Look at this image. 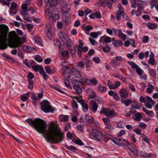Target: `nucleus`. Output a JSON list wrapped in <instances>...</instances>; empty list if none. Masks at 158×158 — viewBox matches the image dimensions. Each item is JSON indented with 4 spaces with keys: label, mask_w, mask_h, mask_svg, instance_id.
Here are the masks:
<instances>
[{
    "label": "nucleus",
    "mask_w": 158,
    "mask_h": 158,
    "mask_svg": "<svg viewBox=\"0 0 158 158\" xmlns=\"http://www.w3.org/2000/svg\"><path fill=\"white\" fill-rule=\"evenodd\" d=\"M61 8L62 12L64 14H66L70 10V8L65 1H63V4L61 6Z\"/></svg>",
    "instance_id": "nucleus-14"
},
{
    "label": "nucleus",
    "mask_w": 158,
    "mask_h": 158,
    "mask_svg": "<svg viewBox=\"0 0 158 158\" xmlns=\"http://www.w3.org/2000/svg\"><path fill=\"white\" fill-rule=\"evenodd\" d=\"M84 119L87 122L90 123H92L94 122V120L92 117L88 114H86Z\"/></svg>",
    "instance_id": "nucleus-21"
},
{
    "label": "nucleus",
    "mask_w": 158,
    "mask_h": 158,
    "mask_svg": "<svg viewBox=\"0 0 158 158\" xmlns=\"http://www.w3.org/2000/svg\"><path fill=\"white\" fill-rule=\"evenodd\" d=\"M128 85L129 88L132 91L135 92V89L134 86L132 84L129 83Z\"/></svg>",
    "instance_id": "nucleus-57"
},
{
    "label": "nucleus",
    "mask_w": 158,
    "mask_h": 158,
    "mask_svg": "<svg viewBox=\"0 0 158 158\" xmlns=\"http://www.w3.org/2000/svg\"><path fill=\"white\" fill-rule=\"evenodd\" d=\"M142 109L147 116L150 117H153L154 116V114L153 111H148L144 107H143L142 108Z\"/></svg>",
    "instance_id": "nucleus-22"
},
{
    "label": "nucleus",
    "mask_w": 158,
    "mask_h": 158,
    "mask_svg": "<svg viewBox=\"0 0 158 158\" xmlns=\"http://www.w3.org/2000/svg\"><path fill=\"white\" fill-rule=\"evenodd\" d=\"M75 143H76L81 146L83 145L84 144V143L80 139L76 140L75 141Z\"/></svg>",
    "instance_id": "nucleus-60"
},
{
    "label": "nucleus",
    "mask_w": 158,
    "mask_h": 158,
    "mask_svg": "<svg viewBox=\"0 0 158 158\" xmlns=\"http://www.w3.org/2000/svg\"><path fill=\"white\" fill-rule=\"evenodd\" d=\"M119 94L121 98H126L128 95V93L125 89H122L119 91Z\"/></svg>",
    "instance_id": "nucleus-19"
},
{
    "label": "nucleus",
    "mask_w": 158,
    "mask_h": 158,
    "mask_svg": "<svg viewBox=\"0 0 158 158\" xmlns=\"http://www.w3.org/2000/svg\"><path fill=\"white\" fill-rule=\"evenodd\" d=\"M147 26L148 28L151 29H153L157 27V25L156 24L152 23H149L147 24Z\"/></svg>",
    "instance_id": "nucleus-34"
},
{
    "label": "nucleus",
    "mask_w": 158,
    "mask_h": 158,
    "mask_svg": "<svg viewBox=\"0 0 158 158\" xmlns=\"http://www.w3.org/2000/svg\"><path fill=\"white\" fill-rule=\"evenodd\" d=\"M65 147L67 149L71 150H76L77 149V148L74 147L72 146L66 145Z\"/></svg>",
    "instance_id": "nucleus-55"
},
{
    "label": "nucleus",
    "mask_w": 158,
    "mask_h": 158,
    "mask_svg": "<svg viewBox=\"0 0 158 158\" xmlns=\"http://www.w3.org/2000/svg\"><path fill=\"white\" fill-rule=\"evenodd\" d=\"M125 123L123 122H120L117 124V126L120 128H123L124 127Z\"/></svg>",
    "instance_id": "nucleus-61"
},
{
    "label": "nucleus",
    "mask_w": 158,
    "mask_h": 158,
    "mask_svg": "<svg viewBox=\"0 0 158 158\" xmlns=\"http://www.w3.org/2000/svg\"><path fill=\"white\" fill-rule=\"evenodd\" d=\"M90 81L94 85H96L98 84L97 79L94 77L92 79L90 80Z\"/></svg>",
    "instance_id": "nucleus-64"
},
{
    "label": "nucleus",
    "mask_w": 158,
    "mask_h": 158,
    "mask_svg": "<svg viewBox=\"0 0 158 158\" xmlns=\"http://www.w3.org/2000/svg\"><path fill=\"white\" fill-rule=\"evenodd\" d=\"M111 41V40L110 37L105 35V37H104V42L110 43Z\"/></svg>",
    "instance_id": "nucleus-51"
},
{
    "label": "nucleus",
    "mask_w": 158,
    "mask_h": 158,
    "mask_svg": "<svg viewBox=\"0 0 158 158\" xmlns=\"http://www.w3.org/2000/svg\"><path fill=\"white\" fill-rule=\"evenodd\" d=\"M60 118L61 121L62 122H65L68 120L69 117L67 115H60Z\"/></svg>",
    "instance_id": "nucleus-33"
},
{
    "label": "nucleus",
    "mask_w": 158,
    "mask_h": 158,
    "mask_svg": "<svg viewBox=\"0 0 158 158\" xmlns=\"http://www.w3.org/2000/svg\"><path fill=\"white\" fill-rule=\"evenodd\" d=\"M118 32L119 37L120 39H122L123 41L127 39L126 35L123 33L122 30L120 29L118 30Z\"/></svg>",
    "instance_id": "nucleus-24"
},
{
    "label": "nucleus",
    "mask_w": 158,
    "mask_h": 158,
    "mask_svg": "<svg viewBox=\"0 0 158 158\" xmlns=\"http://www.w3.org/2000/svg\"><path fill=\"white\" fill-rule=\"evenodd\" d=\"M81 103L83 108V111L85 112L87 111L88 110V105L85 103L83 100L81 101Z\"/></svg>",
    "instance_id": "nucleus-27"
},
{
    "label": "nucleus",
    "mask_w": 158,
    "mask_h": 158,
    "mask_svg": "<svg viewBox=\"0 0 158 158\" xmlns=\"http://www.w3.org/2000/svg\"><path fill=\"white\" fill-rule=\"evenodd\" d=\"M149 3L151 9H152L155 7L158 12V0H150Z\"/></svg>",
    "instance_id": "nucleus-15"
},
{
    "label": "nucleus",
    "mask_w": 158,
    "mask_h": 158,
    "mask_svg": "<svg viewBox=\"0 0 158 158\" xmlns=\"http://www.w3.org/2000/svg\"><path fill=\"white\" fill-rule=\"evenodd\" d=\"M113 141L115 144L121 146H128L130 145L128 141L123 138H114Z\"/></svg>",
    "instance_id": "nucleus-10"
},
{
    "label": "nucleus",
    "mask_w": 158,
    "mask_h": 158,
    "mask_svg": "<svg viewBox=\"0 0 158 158\" xmlns=\"http://www.w3.org/2000/svg\"><path fill=\"white\" fill-rule=\"evenodd\" d=\"M113 3V0H107L106 2V5L108 8L110 9H112V5Z\"/></svg>",
    "instance_id": "nucleus-37"
},
{
    "label": "nucleus",
    "mask_w": 158,
    "mask_h": 158,
    "mask_svg": "<svg viewBox=\"0 0 158 158\" xmlns=\"http://www.w3.org/2000/svg\"><path fill=\"white\" fill-rule=\"evenodd\" d=\"M32 69L36 72L39 71L40 73L44 69L43 67L39 65L33 66Z\"/></svg>",
    "instance_id": "nucleus-23"
},
{
    "label": "nucleus",
    "mask_w": 158,
    "mask_h": 158,
    "mask_svg": "<svg viewBox=\"0 0 158 158\" xmlns=\"http://www.w3.org/2000/svg\"><path fill=\"white\" fill-rule=\"evenodd\" d=\"M6 26L0 25V49L4 50L7 48L6 41L8 33Z\"/></svg>",
    "instance_id": "nucleus-3"
},
{
    "label": "nucleus",
    "mask_w": 158,
    "mask_h": 158,
    "mask_svg": "<svg viewBox=\"0 0 158 158\" xmlns=\"http://www.w3.org/2000/svg\"><path fill=\"white\" fill-rule=\"evenodd\" d=\"M149 72L151 76L155 77L156 75V73L155 70L153 69H149Z\"/></svg>",
    "instance_id": "nucleus-40"
},
{
    "label": "nucleus",
    "mask_w": 158,
    "mask_h": 158,
    "mask_svg": "<svg viewBox=\"0 0 158 158\" xmlns=\"http://www.w3.org/2000/svg\"><path fill=\"white\" fill-rule=\"evenodd\" d=\"M135 69L136 73L139 75L141 76L142 75L143 73V71L138 66Z\"/></svg>",
    "instance_id": "nucleus-36"
},
{
    "label": "nucleus",
    "mask_w": 158,
    "mask_h": 158,
    "mask_svg": "<svg viewBox=\"0 0 158 158\" xmlns=\"http://www.w3.org/2000/svg\"><path fill=\"white\" fill-rule=\"evenodd\" d=\"M9 47L15 48L21 47L22 45L21 39L15 31H12L9 33Z\"/></svg>",
    "instance_id": "nucleus-4"
},
{
    "label": "nucleus",
    "mask_w": 158,
    "mask_h": 158,
    "mask_svg": "<svg viewBox=\"0 0 158 158\" xmlns=\"http://www.w3.org/2000/svg\"><path fill=\"white\" fill-rule=\"evenodd\" d=\"M90 103L92 106L91 110L94 113H96L98 108V106L95 100H93L91 101Z\"/></svg>",
    "instance_id": "nucleus-17"
},
{
    "label": "nucleus",
    "mask_w": 158,
    "mask_h": 158,
    "mask_svg": "<svg viewBox=\"0 0 158 158\" xmlns=\"http://www.w3.org/2000/svg\"><path fill=\"white\" fill-rule=\"evenodd\" d=\"M62 75L66 79H67L69 78L70 76V74L69 73L66 72L65 70H64Z\"/></svg>",
    "instance_id": "nucleus-42"
},
{
    "label": "nucleus",
    "mask_w": 158,
    "mask_h": 158,
    "mask_svg": "<svg viewBox=\"0 0 158 158\" xmlns=\"http://www.w3.org/2000/svg\"><path fill=\"white\" fill-rule=\"evenodd\" d=\"M118 10L117 11L121 12L122 14H124V12L123 11V8L120 4H119L118 5Z\"/></svg>",
    "instance_id": "nucleus-48"
},
{
    "label": "nucleus",
    "mask_w": 158,
    "mask_h": 158,
    "mask_svg": "<svg viewBox=\"0 0 158 158\" xmlns=\"http://www.w3.org/2000/svg\"><path fill=\"white\" fill-rule=\"evenodd\" d=\"M137 0H132L131 2V7L133 8H136V3Z\"/></svg>",
    "instance_id": "nucleus-54"
},
{
    "label": "nucleus",
    "mask_w": 158,
    "mask_h": 158,
    "mask_svg": "<svg viewBox=\"0 0 158 158\" xmlns=\"http://www.w3.org/2000/svg\"><path fill=\"white\" fill-rule=\"evenodd\" d=\"M45 31L47 36L49 39L52 38L51 28L50 24H47L45 27Z\"/></svg>",
    "instance_id": "nucleus-13"
},
{
    "label": "nucleus",
    "mask_w": 158,
    "mask_h": 158,
    "mask_svg": "<svg viewBox=\"0 0 158 158\" xmlns=\"http://www.w3.org/2000/svg\"><path fill=\"white\" fill-rule=\"evenodd\" d=\"M45 15L49 18H52L53 21L58 20L60 18L59 15L58 14V10L55 8L53 9L52 12H51L49 9H47L45 11Z\"/></svg>",
    "instance_id": "nucleus-5"
},
{
    "label": "nucleus",
    "mask_w": 158,
    "mask_h": 158,
    "mask_svg": "<svg viewBox=\"0 0 158 158\" xmlns=\"http://www.w3.org/2000/svg\"><path fill=\"white\" fill-rule=\"evenodd\" d=\"M121 102L123 104H124L126 106H129L130 104L132 103V101L131 99H128L124 100L123 99H121L120 100Z\"/></svg>",
    "instance_id": "nucleus-26"
},
{
    "label": "nucleus",
    "mask_w": 158,
    "mask_h": 158,
    "mask_svg": "<svg viewBox=\"0 0 158 158\" xmlns=\"http://www.w3.org/2000/svg\"><path fill=\"white\" fill-rule=\"evenodd\" d=\"M105 3H106V1L105 0H102L98 2L97 4L98 6H102Z\"/></svg>",
    "instance_id": "nucleus-52"
},
{
    "label": "nucleus",
    "mask_w": 158,
    "mask_h": 158,
    "mask_svg": "<svg viewBox=\"0 0 158 158\" xmlns=\"http://www.w3.org/2000/svg\"><path fill=\"white\" fill-rule=\"evenodd\" d=\"M18 11L17 5L15 2H12L9 9V13L10 15H15Z\"/></svg>",
    "instance_id": "nucleus-11"
},
{
    "label": "nucleus",
    "mask_w": 158,
    "mask_h": 158,
    "mask_svg": "<svg viewBox=\"0 0 158 158\" xmlns=\"http://www.w3.org/2000/svg\"><path fill=\"white\" fill-rule=\"evenodd\" d=\"M113 44L114 46L120 47L123 45V43L120 40H115L113 42Z\"/></svg>",
    "instance_id": "nucleus-28"
},
{
    "label": "nucleus",
    "mask_w": 158,
    "mask_h": 158,
    "mask_svg": "<svg viewBox=\"0 0 158 158\" xmlns=\"http://www.w3.org/2000/svg\"><path fill=\"white\" fill-rule=\"evenodd\" d=\"M98 35L97 32H92L90 34V36L94 38H97Z\"/></svg>",
    "instance_id": "nucleus-43"
},
{
    "label": "nucleus",
    "mask_w": 158,
    "mask_h": 158,
    "mask_svg": "<svg viewBox=\"0 0 158 158\" xmlns=\"http://www.w3.org/2000/svg\"><path fill=\"white\" fill-rule=\"evenodd\" d=\"M28 10H22L20 11V14L22 15H25L28 14Z\"/></svg>",
    "instance_id": "nucleus-62"
},
{
    "label": "nucleus",
    "mask_w": 158,
    "mask_h": 158,
    "mask_svg": "<svg viewBox=\"0 0 158 158\" xmlns=\"http://www.w3.org/2000/svg\"><path fill=\"white\" fill-rule=\"evenodd\" d=\"M34 77V75L31 73H28L27 75V78L28 81L32 80V79Z\"/></svg>",
    "instance_id": "nucleus-49"
},
{
    "label": "nucleus",
    "mask_w": 158,
    "mask_h": 158,
    "mask_svg": "<svg viewBox=\"0 0 158 158\" xmlns=\"http://www.w3.org/2000/svg\"><path fill=\"white\" fill-rule=\"evenodd\" d=\"M47 141L52 143H56L62 141L64 136L60 129L53 124H50L48 126V131L46 133Z\"/></svg>",
    "instance_id": "nucleus-1"
},
{
    "label": "nucleus",
    "mask_w": 158,
    "mask_h": 158,
    "mask_svg": "<svg viewBox=\"0 0 158 158\" xmlns=\"http://www.w3.org/2000/svg\"><path fill=\"white\" fill-rule=\"evenodd\" d=\"M129 149L130 151L129 154L132 157L134 158L137 156L138 154V150L137 149L133 150L132 148H129Z\"/></svg>",
    "instance_id": "nucleus-20"
},
{
    "label": "nucleus",
    "mask_w": 158,
    "mask_h": 158,
    "mask_svg": "<svg viewBox=\"0 0 158 158\" xmlns=\"http://www.w3.org/2000/svg\"><path fill=\"white\" fill-rule=\"evenodd\" d=\"M70 46H69V49L71 53L73 55H74L76 53V51L73 48L74 45L72 42H70Z\"/></svg>",
    "instance_id": "nucleus-25"
},
{
    "label": "nucleus",
    "mask_w": 158,
    "mask_h": 158,
    "mask_svg": "<svg viewBox=\"0 0 158 158\" xmlns=\"http://www.w3.org/2000/svg\"><path fill=\"white\" fill-rule=\"evenodd\" d=\"M146 99L148 102L152 103V104H155L156 102L155 101L153 100L151 97L149 96H146Z\"/></svg>",
    "instance_id": "nucleus-41"
},
{
    "label": "nucleus",
    "mask_w": 158,
    "mask_h": 158,
    "mask_svg": "<svg viewBox=\"0 0 158 158\" xmlns=\"http://www.w3.org/2000/svg\"><path fill=\"white\" fill-rule=\"evenodd\" d=\"M154 58V53L152 52H151L149 56V59L148 61L149 64H151L152 65H154L156 63V60Z\"/></svg>",
    "instance_id": "nucleus-18"
},
{
    "label": "nucleus",
    "mask_w": 158,
    "mask_h": 158,
    "mask_svg": "<svg viewBox=\"0 0 158 158\" xmlns=\"http://www.w3.org/2000/svg\"><path fill=\"white\" fill-rule=\"evenodd\" d=\"M42 110L46 113L52 112L54 109L50 105V103L47 100H44L40 103Z\"/></svg>",
    "instance_id": "nucleus-6"
},
{
    "label": "nucleus",
    "mask_w": 158,
    "mask_h": 158,
    "mask_svg": "<svg viewBox=\"0 0 158 158\" xmlns=\"http://www.w3.org/2000/svg\"><path fill=\"white\" fill-rule=\"evenodd\" d=\"M59 36L61 40L64 41L65 40L66 38L67 37V36L65 33L62 32L59 34Z\"/></svg>",
    "instance_id": "nucleus-38"
},
{
    "label": "nucleus",
    "mask_w": 158,
    "mask_h": 158,
    "mask_svg": "<svg viewBox=\"0 0 158 158\" xmlns=\"http://www.w3.org/2000/svg\"><path fill=\"white\" fill-rule=\"evenodd\" d=\"M85 65L86 67L87 68H88L90 66L92 61L88 59L87 58H85Z\"/></svg>",
    "instance_id": "nucleus-35"
},
{
    "label": "nucleus",
    "mask_w": 158,
    "mask_h": 158,
    "mask_svg": "<svg viewBox=\"0 0 158 158\" xmlns=\"http://www.w3.org/2000/svg\"><path fill=\"white\" fill-rule=\"evenodd\" d=\"M34 58L35 60L39 62H41L43 61L42 58L39 55H36L35 56Z\"/></svg>",
    "instance_id": "nucleus-44"
},
{
    "label": "nucleus",
    "mask_w": 158,
    "mask_h": 158,
    "mask_svg": "<svg viewBox=\"0 0 158 158\" xmlns=\"http://www.w3.org/2000/svg\"><path fill=\"white\" fill-rule=\"evenodd\" d=\"M77 65L79 67L83 68L84 67L85 64L83 62L80 61L77 63Z\"/></svg>",
    "instance_id": "nucleus-59"
},
{
    "label": "nucleus",
    "mask_w": 158,
    "mask_h": 158,
    "mask_svg": "<svg viewBox=\"0 0 158 158\" xmlns=\"http://www.w3.org/2000/svg\"><path fill=\"white\" fill-rule=\"evenodd\" d=\"M28 99V97L27 96H26L24 95H23L21 96V99L23 101H25Z\"/></svg>",
    "instance_id": "nucleus-63"
},
{
    "label": "nucleus",
    "mask_w": 158,
    "mask_h": 158,
    "mask_svg": "<svg viewBox=\"0 0 158 158\" xmlns=\"http://www.w3.org/2000/svg\"><path fill=\"white\" fill-rule=\"evenodd\" d=\"M97 89L98 91L101 92H104L106 90V88L105 87L102 86L101 85H98Z\"/></svg>",
    "instance_id": "nucleus-32"
},
{
    "label": "nucleus",
    "mask_w": 158,
    "mask_h": 158,
    "mask_svg": "<svg viewBox=\"0 0 158 158\" xmlns=\"http://www.w3.org/2000/svg\"><path fill=\"white\" fill-rule=\"evenodd\" d=\"M31 126H34L35 129L40 133H44L46 131L47 124L44 120L37 118L34 120L32 119H28L25 120Z\"/></svg>",
    "instance_id": "nucleus-2"
},
{
    "label": "nucleus",
    "mask_w": 158,
    "mask_h": 158,
    "mask_svg": "<svg viewBox=\"0 0 158 158\" xmlns=\"http://www.w3.org/2000/svg\"><path fill=\"white\" fill-rule=\"evenodd\" d=\"M40 73L43 76L44 79L45 80H47L48 78V76H47L46 73L44 71V69Z\"/></svg>",
    "instance_id": "nucleus-46"
},
{
    "label": "nucleus",
    "mask_w": 158,
    "mask_h": 158,
    "mask_svg": "<svg viewBox=\"0 0 158 158\" xmlns=\"http://www.w3.org/2000/svg\"><path fill=\"white\" fill-rule=\"evenodd\" d=\"M104 114L108 117H111L113 115H115L116 113L113 110H110L108 108H104L102 107L100 112V114Z\"/></svg>",
    "instance_id": "nucleus-7"
},
{
    "label": "nucleus",
    "mask_w": 158,
    "mask_h": 158,
    "mask_svg": "<svg viewBox=\"0 0 158 158\" xmlns=\"http://www.w3.org/2000/svg\"><path fill=\"white\" fill-rule=\"evenodd\" d=\"M72 81L73 84V88L76 90V92L78 94L81 93L82 92L81 88V83L74 79H72Z\"/></svg>",
    "instance_id": "nucleus-8"
},
{
    "label": "nucleus",
    "mask_w": 158,
    "mask_h": 158,
    "mask_svg": "<svg viewBox=\"0 0 158 158\" xmlns=\"http://www.w3.org/2000/svg\"><path fill=\"white\" fill-rule=\"evenodd\" d=\"M23 48L24 51L29 52L31 51V48L25 45L23 47Z\"/></svg>",
    "instance_id": "nucleus-58"
},
{
    "label": "nucleus",
    "mask_w": 158,
    "mask_h": 158,
    "mask_svg": "<svg viewBox=\"0 0 158 158\" xmlns=\"http://www.w3.org/2000/svg\"><path fill=\"white\" fill-rule=\"evenodd\" d=\"M142 117V115L139 113H138L135 114L134 120L136 121H139L141 120Z\"/></svg>",
    "instance_id": "nucleus-30"
},
{
    "label": "nucleus",
    "mask_w": 158,
    "mask_h": 158,
    "mask_svg": "<svg viewBox=\"0 0 158 158\" xmlns=\"http://www.w3.org/2000/svg\"><path fill=\"white\" fill-rule=\"evenodd\" d=\"M91 134L93 138L98 141H101L102 139L103 135L100 132L97 130L93 129Z\"/></svg>",
    "instance_id": "nucleus-9"
},
{
    "label": "nucleus",
    "mask_w": 158,
    "mask_h": 158,
    "mask_svg": "<svg viewBox=\"0 0 158 158\" xmlns=\"http://www.w3.org/2000/svg\"><path fill=\"white\" fill-rule=\"evenodd\" d=\"M71 72L72 74L76 77L80 78L82 76L80 72L76 68H73L71 69Z\"/></svg>",
    "instance_id": "nucleus-16"
},
{
    "label": "nucleus",
    "mask_w": 158,
    "mask_h": 158,
    "mask_svg": "<svg viewBox=\"0 0 158 158\" xmlns=\"http://www.w3.org/2000/svg\"><path fill=\"white\" fill-rule=\"evenodd\" d=\"M128 64L132 67V69H135L138 66L133 62H128Z\"/></svg>",
    "instance_id": "nucleus-47"
},
{
    "label": "nucleus",
    "mask_w": 158,
    "mask_h": 158,
    "mask_svg": "<svg viewBox=\"0 0 158 158\" xmlns=\"http://www.w3.org/2000/svg\"><path fill=\"white\" fill-rule=\"evenodd\" d=\"M64 83L66 87L69 88H71V86L68 80L67 79H65L64 80Z\"/></svg>",
    "instance_id": "nucleus-53"
},
{
    "label": "nucleus",
    "mask_w": 158,
    "mask_h": 158,
    "mask_svg": "<svg viewBox=\"0 0 158 158\" xmlns=\"http://www.w3.org/2000/svg\"><path fill=\"white\" fill-rule=\"evenodd\" d=\"M116 19L118 20H119L121 18V15H122L123 16H124V14H122L121 12H120L118 11H117L116 13Z\"/></svg>",
    "instance_id": "nucleus-39"
},
{
    "label": "nucleus",
    "mask_w": 158,
    "mask_h": 158,
    "mask_svg": "<svg viewBox=\"0 0 158 158\" xmlns=\"http://www.w3.org/2000/svg\"><path fill=\"white\" fill-rule=\"evenodd\" d=\"M140 154L144 158H150L151 156V154H147L143 151H141L140 152Z\"/></svg>",
    "instance_id": "nucleus-29"
},
{
    "label": "nucleus",
    "mask_w": 158,
    "mask_h": 158,
    "mask_svg": "<svg viewBox=\"0 0 158 158\" xmlns=\"http://www.w3.org/2000/svg\"><path fill=\"white\" fill-rule=\"evenodd\" d=\"M113 59L114 60H116L120 61H122L123 60V58L121 56H118L113 58Z\"/></svg>",
    "instance_id": "nucleus-56"
},
{
    "label": "nucleus",
    "mask_w": 158,
    "mask_h": 158,
    "mask_svg": "<svg viewBox=\"0 0 158 158\" xmlns=\"http://www.w3.org/2000/svg\"><path fill=\"white\" fill-rule=\"evenodd\" d=\"M62 0H44V2L47 6L50 7H53L56 6L58 3Z\"/></svg>",
    "instance_id": "nucleus-12"
},
{
    "label": "nucleus",
    "mask_w": 158,
    "mask_h": 158,
    "mask_svg": "<svg viewBox=\"0 0 158 158\" xmlns=\"http://www.w3.org/2000/svg\"><path fill=\"white\" fill-rule=\"evenodd\" d=\"M61 55L63 57L65 58V59H67L69 57V53L67 51L62 52Z\"/></svg>",
    "instance_id": "nucleus-31"
},
{
    "label": "nucleus",
    "mask_w": 158,
    "mask_h": 158,
    "mask_svg": "<svg viewBox=\"0 0 158 158\" xmlns=\"http://www.w3.org/2000/svg\"><path fill=\"white\" fill-rule=\"evenodd\" d=\"M154 105L152 104V103L147 102L145 104V106L148 108L151 109L152 108V106Z\"/></svg>",
    "instance_id": "nucleus-50"
},
{
    "label": "nucleus",
    "mask_w": 158,
    "mask_h": 158,
    "mask_svg": "<svg viewBox=\"0 0 158 158\" xmlns=\"http://www.w3.org/2000/svg\"><path fill=\"white\" fill-rule=\"evenodd\" d=\"M35 42L37 44L41 45L42 43L41 40L40 39V38L39 36H36L35 37Z\"/></svg>",
    "instance_id": "nucleus-45"
}]
</instances>
